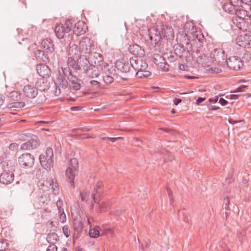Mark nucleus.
<instances>
[{
  "instance_id": "obj_5",
  "label": "nucleus",
  "mask_w": 251,
  "mask_h": 251,
  "mask_svg": "<svg viewBox=\"0 0 251 251\" xmlns=\"http://www.w3.org/2000/svg\"><path fill=\"white\" fill-rule=\"evenodd\" d=\"M53 150L50 147L47 148L45 154H42L39 156L41 165L47 171H50L53 165Z\"/></svg>"
},
{
  "instance_id": "obj_14",
  "label": "nucleus",
  "mask_w": 251,
  "mask_h": 251,
  "mask_svg": "<svg viewBox=\"0 0 251 251\" xmlns=\"http://www.w3.org/2000/svg\"><path fill=\"white\" fill-rule=\"evenodd\" d=\"M226 64L230 69L235 71L239 70L243 67V61L240 57L236 56L229 57Z\"/></svg>"
},
{
  "instance_id": "obj_54",
  "label": "nucleus",
  "mask_w": 251,
  "mask_h": 251,
  "mask_svg": "<svg viewBox=\"0 0 251 251\" xmlns=\"http://www.w3.org/2000/svg\"><path fill=\"white\" fill-rule=\"evenodd\" d=\"M219 103L222 106H225V105H226L228 103V102L226 100H225L224 99H223L222 98H221L219 99Z\"/></svg>"
},
{
  "instance_id": "obj_2",
  "label": "nucleus",
  "mask_w": 251,
  "mask_h": 251,
  "mask_svg": "<svg viewBox=\"0 0 251 251\" xmlns=\"http://www.w3.org/2000/svg\"><path fill=\"white\" fill-rule=\"evenodd\" d=\"M149 36L155 50L159 52L163 51V46L161 40V37L164 36L167 39L173 37V30L171 27L163 25L158 22L156 25L148 29Z\"/></svg>"
},
{
  "instance_id": "obj_37",
  "label": "nucleus",
  "mask_w": 251,
  "mask_h": 251,
  "mask_svg": "<svg viewBox=\"0 0 251 251\" xmlns=\"http://www.w3.org/2000/svg\"><path fill=\"white\" fill-rule=\"evenodd\" d=\"M32 136H36L34 134H30L29 133H26L20 134L18 136V138L19 140H20L21 141H27L29 140L30 139H31V138H32Z\"/></svg>"
},
{
  "instance_id": "obj_40",
  "label": "nucleus",
  "mask_w": 251,
  "mask_h": 251,
  "mask_svg": "<svg viewBox=\"0 0 251 251\" xmlns=\"http://www.w3.org/2000/svg\"><path fill=\"white\" fill-rule=\"evenodd\" d=\"M223 9L225 11L229 13L232 12V11L234 12V10L236 9L230 3H225L223 5Z\"/></svg>"
},
{
  "instance_id": "obj_18",
  "label": "nucleus",
  "mask_w": 251,
  "mask_h": 251,
  "mask_svg": "<svg viewBox=\"0 0 251 251\" xmlns=\"http://www.w3.org/2000/svg\"><path fill=\"white\" fill-rule=\"evenodd\" d=\"M32 137L31 139L21 145V149L22 150H34L39 146L40 142L38 137L37 136Z\"/></svg>"
},
{
  "instance_id": "obj_61",
  "label": "nucleus",
  "mask_w": 251,
  "mask_h": 251,
  "mask_svg": "<svg viewBox=\"0 0 251 251\" xmlns=\"http://www.w3.org/2000/svg\"><path fill=\"white\" fill-rule=\"evenodd\" d=\"M241 121H235V120H233L232 119H229L228 120L229 123L231 124H235L241 122Z\"/></svg>"
},
{
  "instance_id": "obj_60",
  "label": "nucleus",
  "mask_w": 251,
  "mask_h": 251,
  "mask_svg": "<svg viewBox=\"0 0 251 251\" xmlns=\"http://www.w3.org/2000/svg\"><path fill=\"white\" fill-rule=\"evenodd\" d=\"M182 100L181 99H177V98H176L174 100V104L176 105H178L179 103H180L181 102Z\"/></svg>"
},
{
  "instance_id": "obj_22",
  "label": "nucleus",
  "mask_w": 251,
  "mask_h": 251,
  "mask_svg": "<svg viewBox=\"0 0 251 251\" xmlns=\"http://www.w3.org/2000/svg\"><path fill=\"white\" fill-rule=\"evenodd\" d=\"M14 177L12 172L5 171L0 175V182L4 184H8L13 182Z\"/></svg>"
},
{
  "instance_id": "obj_25",
  "label": "nucleus",
  "mask_w": 251,
  "mask_h": 251,
  "mask_svg": "<svg viewBox=\"0 0 251 251\" xmlns=\"http://www.w3.org/2000/svg\"><path fill=\"white\" fill-rule=\"evenodd\" d=\"M129 50L130 52L135 55V56H138L144 55V50L137 44L130 45L129 47Z\"/></svg>"
},
{
  "instance_id": "obj_10",
  "label": "nucleus",
  "mask_w": 251,
  "mask_h": 251,
  "mask_svg": "<svg viewBox=\"0 0 251 251\" xmlns=\"http://www.w3.org/2000/svg\"><path fill=\"white\" fill-rule=\"evenodd\" d=\"M234 13L236 16L232 19L233 24L241 30L240 23H246L247 17L249 16V14L246 10L240 8L235 9Z\"/></svg>"
},
{
  "instance_id": "obj_46",
  "label": "nucleus",
  "mask_w": 251,
  "mask_h": 251,
  "mask_svg": "<svg viewBox=\"0 0 251 251\" xmlns=\"http://www.w3.org/2000/svg\"><path fill=\"white\" fill-rule=\"evenodd\" d=\"M102 234L108 237H112L113 235L112 230L110 228H105L102 232Z\"/></svg>"
},
{
  "instance_id": "obj_31",
  "label": "nucleus",
  "mask_w": 251,
  "mask_h": 251,
  "mask_svg": "<svg viewBox=\"0 0 251 251\" xmlns=\"http://www.w3.org/2000/svg\"><path fill=\"white\" fill-rule=\"evenodd\" d=\"M69 52L74 57L76 56V57H78L80 54L79 49H78L77 46L75 44H73L70 47Z\"/></svg>"
},
{
  "instance_id": "obj_13",
  "label": "nucleus",
  "mask_w": 251,
  "mask_h": 251,
  "mask_svg": "<svg viewBox=\"0 0 251 251\" xmlns=\"http://www.w3.org/2000/svg\"><path fill=\"white\" fill-rule=\"evenodd\" d=\"M91 59L94 62L95 66H100L104 71L107 70L111 73L109 65L103 61V57L100 53L97 52L93 53Z\"/></svg>"
},
{
  "instance_id": "obj_19",
  "label": "nucleus",
  "mask_w": 251,
  "mask_h": 251,
  "mask_svg": "<svg viewBox=\"0 0 251 251\" xmlns=\"http://www.w3.org/2000/svg\"><path fill=\"white\" fill-rule=\"evenodd\" d=\"M87 29V26L85 22L78 21L75 24L73 31L77 36H78L85 34Z\"/></svg>"
},
{
  "instance_id": "obj_27",
  "label": "nucleus",
  "mask_w": 251,
  "mask_h": 251,
  "mask_svg": "<svg viewBox=\"0 0 251 251\" xmlns=\"http://www.w3.org/2000/svg\"><path fill=\"white\" fill-rule=\"evenodd\" d=\"M58 240V236L55 232L50 233L48 234L47 237V242L50 244L55 245Z\"/></svg>"
},
{
  "instance_id": "obj_32",
  "label": "nucleus",
  "mask_w": 251,
  "mask_h": 251,
  "mask_svg": "<svg viewBox=\"0 0 251 251\" xmlns=\"http://www.w3.org/2000/svg\"><path fill=\"white\" fill-rule=\"evenodd\" d=\"M8 97L11 100L18 101L21 100V94L18 91H12L9 93Z\"/></svg>"
},
{
  "instance_id": "obj_36",
  "label": "nucleus",
  "mask_w": 251,
  "mask_h": 251,
  "mask_svg": "<svg viewBox=\"0 0 251 251\" xmlns=\"http://www.w3.org/2000/svg\"><path fill=\"white\" fill-rule=\"evenodd\" d=\"M25 105V104L23 101H17L12 102L9 104V108H21Z\"/></svg>"
},
{
  "instance_id": "obj_24",
  "label": "nucleus",
  "mask_w": 251,
  "mask_h": 251,
  "mask_svg": "<svg viewBox=\"0 0 251 251\" xmlns=\"http://www.w3.org/2000/svg\"><path fill=\"white\" fill-rule=\"evenodd\" d=\"M158 56L159 57V60L155 58V63L157 64L163 71L168 72L169 71V65L165 61L164 58L157 55V57Z\"/></svg>"
},
{
  "instance_id": "obj_62",
  "label": "nucleus",
  "mask_w": 251,
  "mask_h": 251,
  "mask_svg": "<svg viewBox=\"0 0 251 251\" xmlns=\"http://www.w3.org/2000/svg\"><path fill=\"white\" fill-rule=\"evenodd\" d=\"M243 3H245L247 4H250L251 3V0H241Z\"/></svg>"
},
{
  "instance_id": "obj_1",
  "label": "nucleus",
  "mask_w": 251,
  "mask_h": 251,
  "mask_svg": "<svg viewBox=\"0 0 251 251\" xmlns=\"http://www.w3.org/2000/svg\"><path fill=\"white\" fill-rule=\"evenodd\" d=\"M61 73L60 75H57L55 82L56 86V90L54 91L55 96H59L61 92V89L65 90L68 86L71 89L75 91L80 89L81 80L76 76L73 75L69 69H64Z\"/></svg>"
},
{
  "instance_id": "obj_11",
  "label": "nucleus",
  "mask_w": 251,
  "mask_h": 251,
  "mask_svg": "<svg viewBox=\"0 0 251 251\" xmlns=\"http://www.w3.org/2000/svg\"><path fill=\"white\" fill-rule=\"evenodd\" d=\"M34 157L29 153H23L18 158V162L20 166L23 168L29 169L34 164Z\"/></svg>"
},
{
  "instance_id": "obj_15",
  "label": "nucleus",
  "mask_w": 251,
  "mask_h": 251,
  "mask_svg": "<svg viewBox=\"0 0 251 251\" xmlns=\"http://www.w3.org/2000/svg\"><path fill=\"white\" fill-rule=\"evenodd\" d=\"M131 66L134 70H144L148 68V64L141 57L137 56L130 58Z\"/></svg>"
},
{
  "instance_id": "obj_9",
  "label": "nucleus",
  "mask_w": 251,
  "mask_h": 251,
  "mask_svg": "<svg viewBox=\"0 0 251 251\" xmlns=\"http://www.w3.org/2000/svg\"><path fill=\"white\" fill-rule=\"evenodd\" d=\"M187 26L188 25L186 24L184 26V31L185 36L188 40H197L201 44H202L205 41L204 35L201 31L196 30L194 26H192L191 31H189L187 29Z\"/></svg>"
},
{
  "instance_id": "obj_56",
  "label": "nucleus",
  "mask_w": 251,
  "mask_h": 251,
  "mask_svg": "<svg viewBox=\"0 0 251 251\" xmlns=\"http://www.w3.org/2000/svg\"><path fill=\"white\" fill-rule=\"evenodd\" d=\"M247 87V85H241L238 87L237 89L238 92H243L244 91V89Z\"/></svg>"
},
{
  "instance_id": "obj_7",
  "label": "nucleus",
  "mask_w": 251,
  "mask_h": 251,
  "mask_svg": "<svg viewBox=\"0 0 251 251\" xmlns=\"http://www.w3.org/2000/svg\"><path fill=\"white\" fill-rule=\"evenodd\" d=\"M85 58L86 57L81 56L77 60V61H76L74 57H69L67 60V65H64L61 68V69L58 71V75H61V71L64 70V69H69L70 73H72L71 68L75 72H77L78 71H80L81 72L80 66L82 65V63H84L83 60L85 59Z\"/></svg>"
},
{
  "instance_id": "obj_26",
  "label": "nucleus",
  "mask_w": 251,
  "mask_h": 251,
  "mask_svg": "<svg viewBox=\"0 0 251 251\" xmlns=\"http://www.w3.org/2000/svg\"><path fill=\"white\" fill-rule=\"evenodd\" d=\"M41 47L47 52H51L53 49L52 43L48 39H44L42 41Z\"/></svg>"
},
{
  "instance_id": "obj_57",
  "label": "nucleus",
  "mask_w": 251,
  "mask_h": 251,
  "mask_svg": "<svg viewBox=\"0 0 251 251\" xmlns=\"http://www.w3.org/2000/svg\"><path fill=\"white\" fill-rule=\"evenodd\" d=\"M245 233V231H243V232L241 233L240 235H238V238L239 240L241 243L243 242L245 238L243 237L242 236H244V234Z\"/></svg>"
},
{
  "instance_id": "obj_34",
  "label": "nucleus",
  "mask_w": 251,
  "mask_h": 251,
  "mask_svg": "<svg viewBox=\"0 0 251 251\" xmlns=\"http://www.w3.org/2000/svg\"><path fill=\"white\" fill-rule=\"evenodd\" d=\"M101 84L100 82L92 80L90 81L89 87L92 90L98 91L100 89Z\"/></svg>"
},
{
  "instance_id": "obj_44",
  "label": "nucleus",
  "mask_w": 251,
  "mask_h": 251,
  "mask_svg": "<svg viewBox=\"0 0 251 251\" xmlns=\"http://www.w3.org/2000/svg\"><path fill=\"white\" fill-rule=\"evenodd\" d=\"M38 53L39 54L38 57H40V55L42 54L43 57H41V59H42L44 62L47 63L49 62V58L47 55L45 54V52L44 51L39 50Z\"/></svg>"
},
{
  "instance_id": "obj_59",
  "label": "nucleus",
  "mask_w": 251,
  "mask_h": 251,
  "mask_svg": "<svg viewBox=\"0 0 251 251\" xmlns=\"http://www.w3.org/2000/svg\"><path fill=\"white\" fill-rule=\"evenodd\" d=\"M208 107L209 109L212 110H217L220 108V107L219 106H212V105L208 106Z\"/></svg>"
},
{
  "instance_id": "obj_16",
  "label": "nucleus",
  "mask_w": 251,
  "mask_h": 251,
  "mask_svg": "<svg viewBox=\"0 0 251 251\" xmlns=\"http://www.w3.org/2000/svg\"><path fill=\"white\" fill-rule=\"evenodd\" d=\"M45 88L39 89L40 91H45ZM39 89L33 85L27 84L25 86L23 89V92L26 97L33 99L35 98L38 94Z\"/></svg>"
},
{
  "instance_id": "obj_53",
  "label": "nucleus",
  "mask_w": 251,
  "mask_h": 251,
  "mask_svg": "<svg viewBox=\"0 0 251 251\" xmlns=\"http://www.w3.org/2000/svg\"><path fill=\"white\" fill-rule=\"evenodd\" d=\"M230 2V4L232 5V6H236L238 5L240 1L239 0H229Z\"/></svg>"
},
{
  "instance_id": "obj_39",
  "label": "nucleus",
  "mask_w": 251,
  "mask_h": 251,
  "mask_svg": "<svg viewBox=\"0 0 251 251\" xmlns=\"http://www.w3.org/2000/svg\"><path fill=\"white\" fill-rule=\"evenodd\" d=\"M208 59V56L206 54H201L197 58V61L200 64H201L202 65H203L205 64V61H206Z\"/></svg>"
},
{
  "instance_id": "obj_23",
  "label": "nucleus",
  "mask_w": 251,
  "mask_h": 251,
  "mask_svg": "<svg viewBox=\"0 0 251 251\" xmlns=\"http://www.w3.org/2000/svg\"><path fill=\"white\" fill-rule=\"evenodd\" d=\"M79 50L80 53L89 54L91 53V45L89 42L81 41L79 43Z\"/></svg>"
},
{
  "instance_id": "obj_28",
  "label": "nucleus",
  "mask_w": 251,
  "mask_h": 251,
  "mask_svg": "<svg viewBox=\"0 0 251 251\" xmlns=\"http://www.w3.org/2000/svg\"><path fill=\"white\" fill-rule=\"evenodd\" d=\"M110 70L111 69H110ZM113 71H114V70L113 69L112 70H110L111 73H110L109 72H108L107 70L105 71L106 73L107 72H108V75H105L103 76V81L106 84H111L113 82L114 80L113 76L111 75Z\"/></svg>"
},
{
  "instance_id": "obj_45",
  "label": "nucleus",
  "mask_w": 251,
  "mask_h": 251,
  "mask_svg": "<svg viewBox=\"0 0 251 251\" xmlns=\"http://www.w3.org/2000/svg\"><path fill=\"white\" fill-rule=\"evenodd\" d=\"M63 232L66 237L68 238L71 234L70 229L69 226L67 225L63 226L62 228Z\"/></svg>"
},
{
  "instance_id": "obj_58",
  "label": "nucleus",
  "mask_w": 251,
  "mask_h": 251,
  "mask_svg": "<svg viewBox=\"0 0 251 251\" xmlns=\"http://www.w3.org/2000/svg\"><path fill=\"white\" fill-rule=\"evenodd\" d=\"M205 100V98L199 97L198 98V99L197 100L196 104H199L201 103L202 102Z\"/></svg>"
},
{
  "instance_id": "obj_43",
  "label": "nucleus",
  "mask_w": 251,
  "mask_h": 251,
  "mask_svg": "<svg viewBox=\"0 0 251 251\" xmlns=\"http://www.w3.org/2000/svg\"><path fill=\"white\" fill-rule=\"evenodd\" d=\"M175 50L176 54H181L183 52H185L186 51V49L180 45H177L175 47Z\"/></svg>"
},
{
  "instance_id": "obj_41",
  "label": "nucleus",
  "mask_w": 251,
  "mask_h": 251,
  "mask_svg": "<svg viewBox=\"0 0 251 251\" xmlns=\"http://www.w3.org/2000/svg\"><path fill=\"white\" fill-rule=\"evenodd\" d=\"M80 196L82 201H87L89 200L90 198V192H81L80 194Z\"/></svg>"
},
{
  "instance_id": "obj_64",
  "label": "nucleus",
  "mask_w": 251,
  "mask_h": 251,
  "mask_svg": "<svg viewBox=\"0 0 251 251\" xmlns=\"http://www.w3.org/2000/svg\"><path fill=\"white\" fill-rule=\"evenodd\" d=\"M108 139L109 140H110L111 141H112V142H115L117 140V138H116V137H115V138L110 137V138H108Z\"/></svg>"
},
{
  "instance_id": "obj_33",
  "label": "nucleus",
  "mask_w": 251,
  "mask_h": 251,
  "mask_svg": "<svg viewBox=\"0 0 251 251\" xmlns=\"http://www.w3.org/2000/svg\"><path fill=\"white\" fill-rule=\"evenodd\" d=\"M161 154L165 161H171L174 159V156L172 153L166 150H163L162 151Z\"/></svg>"
},
{
  "instance_id": "obj_4",
  "label": "nucleus",
  "mask_w": 251,
  "mask_h": 251,
  "mask_svg": "<svg viewBox=\"0 0 251 251\" xmlns=\"http://www.w3.org/2000/svg\"><path fill=\"white\" fill-rule=\"evenodd\" d=\"M246 23H240L241 26V30L244 31H248L251 34V13L247 17ZM242 43L240 46H246V45H251V35L246 34L245 36H241Z\"/></svg>"
},
{
  "instance_id": "obj_6",
  "label": "nucleus",
  "mask_w": 251,
  "mask_h": 251,
  "mask_svg": "<svg viewBox=\"0 0 251 251\" xmlns=\"http://www.w3.org/2000/svg\"><path fill=\"white\" fill-rule=\"evenodd\" d=\"M72 26L73 22L71 19L67 20L64 25L63 24L57 25L54 29V32L56 37L59 39H61L66 37V35L71 31Z\"/></svg>"
},
{
  "instance_id": "obj_47",
  "label": "nucleus",
  "mask_w": 251,
  "mask_h": 251,
  "mask_svg": "<svg viewBox=\"0 0 251 251\" xmlns=\"http://www.w3.org/2000/svg\"><path fill=\"white\" fill-rule=\"evenodd\" d=\"M176 54V53H173L171 52L169 55L167 56V58L170 62H173L176 60L177 57Z\"/></svg>"
},
{
  "instance_id": "obj_52",
  "label": "nucleus",
  "mask_w": 251,
  "mask_h": 251,
  "mask_svg": "<svg viewBox=\"0 0 251 251\" xmlns=\"http://www.w3.org/2000/svg\"><path fill=\"white\" fill-rule=\"evenodd\" d=\"M143 74L144 75V77H148L151 75V72L146 70V69H144L142 70Z\"/></svg>"
},
{
  "instance_id": "obj_17",
  "label": "nucleus",
  "mask_w": 251,
  "mask_h": 251,
  "mask_svg": "<svg viewBox=\"0 0 251 251\" xmlns=\"http://www.w3.org/2000/svg\"><path fill=\"white\" fill-rule=\"evenodd\" d=\"M115 68L120 72L123 73H129L130 70V62H128L125 59L117 60L115 63Z\"/></svg>"
},
{
  "instance_id": "obj_12",
  "label": "nucleus",
  "mask_w": 251,
  "mask_h": 251,
  "mask_svg": "<svg viewBox=\"0 0 251 251\" xmlns=\"http://www.w3.org/2000/svg\"><path fill=\"white\" fill-rule=\"evenodd\" d=\"M211 55L219 66H224L226 65L227 59H226V55L225 54V51L223 49H217L215 50L211 53Z\"/></svg>"
},
{
  "instance_id": "obj_51",
  "label": "nucleus",
  "mask_w": 251,
  "mask_h": 251,
  "mask_svg": "<svg viewBox=\"0 0 251 251\" xmlns=\"http://www.w3.org/2000/svg\"><path fill=\"white\" fill-rule=\"evenodd\" d=\"M142 70H138V71L136 72L135 74V76L136 77L142 78H144V75L143 74V73L142 72Z\"/></svg>"
},
{
  "instance_id": "obj_49",
  "label": "nucleus",
  "mask_w": 251,
  "mask_h": 251,
  "mask_svg": "<svg viewBox=\"0 0 251 251\" xmlns=\"http://www.w3.org/2000/svg\"><path fill=\"white\" fill-rule=\"evenodd\" d=\"M63 205V202L62 200L60 199H58L57 201H56V206L58 209V212H60L62 210H64L63 208H62V206Z\"/></svg>"
},
{
  "instance_id": "obj_48",
  "label": "nucleus",
  "mask_w": 251,
  "mask_h": 251,
  "mask_svg": "<svg viewBox=\"0 0 251 251\" xmlns=\"http://www.w3.org/2000/svg\"><path fill=\"white\" fill-rule=\"evenodd\" d=\"M59 220L61 223H64L66 221V216L64 213V210L59 212Z\"/></svg>"
},
{
  "instance_id": "obj_50",
  "label": "nucleus",
  "mask_w": 251,
  "mask_h": 251,
  "mask_svg": "<svg viewBox=\"0 0 251 251\" xmlns=\"http://www.w3.org/2000/svg\"><path fill=\"white\" fill-rule=\"evenodd\" d=\"M46 251H57V247L55 245L50 244Z\"/></svg>"
},
{
  "instance_id": "obj_3",
  "label": "nucleus",
  "mask_w": 251,
  "mask_h": 251,
  "mask_svg": "<svg viewBox=\"0 0 251 251\" xmlns=\"http://www.w3.org/2000/svg\"><path fill=\"white\" fill-rule=\"evenodd\" d=\"M83 62L80 66L81 72L89 78L98 77L100 75L99 69L95 65L90 64L89 60L86 58L83 60Z\"/></svg>"
},
{
  "instance_id": "obj_21",
  "label": "nucleus",
  "mask_w": 251,
  "mask_h": 251,
  "mask_svg": "<svg viewBox=\"0 0 251 251\" xmlns=\"http://www.w3.org/2000/svg\"><path fill=\"white\" fill-rule=\"evenodd\" d=\"M38 74L43 77H49L50 75V70L49 67L42 64H39L36 66Z\"/></svg>"
},
{
  "instance_id": "obj_29",
  "label": "nucleus",
  "mask_w": 251,
  "mask_h": 251,
  "mask_svg": "<svg viewBox=\"0 0 251 251\" xmlns=\"http://www.w3.org/2000/svg\"><path fill=\"white\" fill-rule=\"evenodd\" d=\"M50 186L51 187L52 192L55 195H57L59 192V188L57 183L52 178L49 180Z\"/></svg>"
},
{
  "instance_id": "obj_55",
  "label": "nucleus",
  "mask_w": 251,
  "mask_h": 251,
  "mask_svg": "<svg viewBox=\"0 0 251 251\" xmlns=\"http://www.w3.org/2000/svg\"><path fill=\"white\" fill-rule=\"evenodd\" d=\"M218 100V97H215L214 98H210L209 99L208 101L210 103H215Z\"/></svg>"
},
{
  "instance_id": "obj_38",
  "label": "nucleus",
  "mask_w": 251,
  "mask_h": 251,
  "mask_svg": "<svg viewBox=\"0 0 251 251\" xmlns=\"http://www.w3.org/2000/svg\"><path fill=\"white\" fill-rule=\"evenodd\" d=\"M206 71L210 74H218L222 72V69L220 67H211L206 69Z\"/></svg>"
},
{
  "instance_id": "obj_63",
  "label": "nucleus",
  "mask_w": 251,
  "mask_h": 251,
  "mask_svg": "<svg viewBox=\"0 0 251 251\" xmlns=\"http://www.w3.org/2000/svg\"><path fill=\"white\" fill-rule=\"evenodd\" d=\"M230 97H231V99L232 100H236L238 98V95H235V94H233V95H231Z\"/></svg>"
},
{
  "instance_id": "obj_42",
  "label": "nucleus",
  "mask_w": 251,
  "mask_h": 251,
  "mask_svg": "<svg viewBox=\"0 0 251 251\" xmlns=\"http://www.w3.org/2000/svg\"><path fill=\"white\" fill-rule=\"evenodd\" d=\"M8 247V244L6 241L0 240V251H5Z\"/></svg>"
},
{
  "instance_id": "obj_35",
  "label": "nucleus",
  "mask_w": 251,
  "mask_h": 251,
  "mask_svg": "<svg viewBox=\"0 0 251 251\" xmlns=\"http://www.w3.org/2000/svg\"><path fill=\"white\" fill-rule=\"evenodd\" d=\"M99 227L96 226L94 228H92L90 226V228L89 230V235L93 238H97L100 235V231H99Z\"/></svg>"
},
{
  "instance_id": "obj_30",
  "label": "nucleus",
  "mask_w": 251,
  "mask_h": 251,
  "mask_svg": "<svg viewBox=\"0 0 251 251\" xmlns=\"http://www.w3.org/2000/svg\"><path fill=\"white\" fill-rule=\"evenodd\" d=\"M74 229L78 234L81 232L83 229V225L80 221L75 219L73 223Z\"/></svg>"
},
{
  "instance_id": "obj_8",
  "label": "nucleus",
  "mask_w": 251,
  "mask_h": 251,
  "mask_svg": "<svg viewBox=\"0 0 251 251\" xmlns=\"http://www.w3.org/2000/svg\"><path fill=\"white\" fill-rule=\"evenodd\" d=\"M78 169V160L75 158L71 159L70 161L69 166L66 170L67 180L70 183L74 182V179L77 175Z\"/></svg>"
},
{
  "instance_id": "obj_20",
  "label": "nucleus",
  "mask_w": 251,
  "mask_h": 251,
  "mask_svg": "<svg viewBox=\"0 0 251 251\" xmlns=\"http://www.w3.org/2000/svg\"><path fill=\"white\" fill-rule=\"evenodd\" d=\"M102 182L101 181L98 182L96 187L94 188V191L91 197L92 198L95 203H98L100 201V197L103 192Z\"/></svg>"
}]
</instances>
